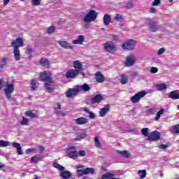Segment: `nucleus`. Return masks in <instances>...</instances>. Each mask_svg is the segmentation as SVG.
<instances>
[{
    "instance_id": "1",
    "label": "nucleus",
    "mask_w": 179,
    "mask_h": 179,
    "mask_svg": "<svg viewBox=\"0 0 179 179\" xmlns=\"http://www.w3.org/2000/svg\"><path fill=\"white\" fill-rule=\"evenodd\" d=\"M11 47L13 48V54L15 61H20V47H23V39L22 38H17L15 41L11 42Z\"/></svg>"
},
{
    "instance_id": "2",
    "label": "nucleus",
    "mask_w": 179,
    "mask_h": 179,
    "mask_svg": "<svg viewBox=\"0 0 179 179\" xmlns=\"http://www.w3.org/2000/svg\"><path fill=\"white\" fill-rule=\"evenodd\" d=\"M145 24L148 27L149 30L152 33H156V31H159V25L157 24V22L153 20L147 19Z\"/></svg>"
},
{
    "instance_id": "3",
    "label": "nucleus",
    "mask_w": 179,
    "mask_h": 179,
    "mask_svg": "<svg viewBox=\"0 0 179 179\" xmlns=\"http://www.w3.org/2000/svg\"><path fill=\"white\" fill-rule=\"evenodd\" d=\"M8 100H12V93L15 92V85L12 83L7 84L3 90Z\"/></svg>"
},
{
    "instance_id": "4",
    "label": "nucleus",
    "mask_w": 179,
    "mask_h": 179,
    "mask_svg": "<svg viewBox=\"0 0 179 179\" xmlns=\"http://www.w3.org/2000/svg\"><path fill=\"white\" fill-rule=\"evenodd\" d=\"M97 19V13L94 10H90L89 13L84 16L83 22H94Z\"/></svg>"
},
{
    "instance_id": "5",
    "label": "nucleus",
    "mask_w": 179,
    "mask_h": 179,
    "mask_svg": "<svg viewBox=\"0 0 179 179\" xmlns=\"http://www.w3.org/2000/svg\"><path fill=\"white\" fill-rule=\"evenodd\" d=\"M146 96V92L141 91L134 96H132L130 99V101L134 104H136V103H139L141 101V99L145 97Z\"/></svg>"
},
{
    "instance_id": "6",
    "label": "nucleus",
    "mask_w": 179,
    "mask_h": 179,
    "mask_svg": "<svg viewBox=\"0 0 179 179\" xmlns=\"http://www.w3.org/2000/svg\"><path fill=\"white\" fill-rule=\"evenodd\" d=\"M136 45V41L133 39H129L126 41L122 45V50H134V47Z\"/></svg>"
},
{
    "instance_id": "7",
    "label": "nucleus",
    "mask_w": 179,
    "mask_h": 179,
    "mask_svg": "<svg viewBox=\"0 0 179 179\" xmlns=\"http://www.w3.org/2000/svg\"><path fill=\"white\" fill-rule=\"evenodd\" d=\"M66 153L70 159H76L78 157V151L75 146H70L66 148Z\"/></svg>"
},
{
    "instance_id": "8",
    "label": "nucleus",
    "mask_w": 179,
    "mask_h": 179,
    "mask_svg": "<svg viewBox=\"0 0 179 179\" xmlns=\"http://www.w3.org/2000/svg\"><path fill=\"white\" fill-rule=\"evenodd\" d=\"M39 80L46 82V83H52L51 76H50L47 71H43L40 73Z\"/></svg>"
},
{
    "instance_id": "9",
    "label": "nucleus",
    "mask_w": 179,
    "mask_h": 179,
    "mask_svg": "<svg viewBox=\"0 0 179 179\" xmlns=\"http://www.w3.org/2000/svg\"><path fill=\"white\" fill-rule=\"evenodd\" d=\"M93 174L94 173V169L93 168H86L85 169H78L77 170L78 177H83V176H86V174Z\"/></svg>"
},
{
    "instance_id": "10",
    "label": "nucleus",
    "mask_w": 179,
    "mask_h": 179,
    "mask_svg": "<svg viewBox=\"0 0 179 179\" xmlns=\"http://www.w3.org/2000/svg\"><path fill=\"white\" fill-rule=\"evenodd\" d=\"M103 47L107 52H113V51L117 50V46H115V44L113 41L106 42Z\"/></svg>"
},
{
    "instance_id": "11",
    "label": "nucleus",
    "mask_w": 179,
    "mask_h": 179,
    "mask_svg": "<svg viewBox=\"0 0 179 179\" xmlns=\"http://www.w3.org/2000/svg\"><path fill=\"white\" fill-rule=\"evenodd\" d=\"M79 93V90L78 89V85L75 88H70L66 92V96L69 99L71 97H75Z\"/></svg>"
},
{
    "instance_id": "12",
    "label": "nucleus",
    "mask_w": 179,
    "mask_h": 179,
    "mask_svg": "<svg viewBox=\"0 0 179 179\" xmlns=\"http://www.w3.org/2000/svg\"><path fill=\"white\" fill-rule=\"evenodd\" d=\"M135 62H136V57H135V55H131L127 57L124 65L125 66H133Z\"/></svg>"
},
{
    "instance_id": "13",
    "label": "nucleus",
    "mask_w": 179,
    "mask_h": 179,
    "mask_svg": "<svg viewBox=\"0 0 179 179\" xmlns=\"http://www.w3.org/2000/svg\"><path fill=\"white\" fill-rule=\"evenodd\" d=\"M104 98L103 97V95L101 94H96L94 97L90 99V102L92 104H99V103H101Z\"/></svg>"
},
{
    "instance_id": "14",
    "label": "nucleus",
    "mask_w": 179,
    "mask_h": 179,
    "mask_svg": "<svg viewBox=\"0 0 179 179\" xmlns=\"http://www.w3.org/2000/svg\"><path fill=\"white\" fill-rule=\"evenodd\" d=\"M57 43L60 47L65 48V50H73V46L69 44L66 41H59Z\"/></svg>"
},
{
    "instance_id": "15",
    "label": "nucleus",
    "mask_w": 179,
    "mask_h": 179,
    "mask_svg": "<svg viewBox=\"0 0 179 179\" xmlns=\"http://www.w3.org/2000/svg\"><path fill=\"white\" fill-rule=\"evenodd\" d=\"M78 75H79V72H78L77 70L71 69L66 72V78H67V79L73 78L76 76H78Z\"/></svg>"
},
{
    "instance_id": "16",
    "label": "nucleus",
    "mask_w": 179,
    "mask_h": 179,
    "mask_svg": "<svg viewBox=\"0 0 179 179\" xmlns=\"http://www.w3.org/2000/svg\"><path fill=\"white\" fill-rule=\"evenodd\" d=\"M87 122H89V120L85 117L75 119V123L76 125H85V124H87Z\"/></svg>"
},
{
    "instance_id": "17",
    "label": "nucleus",
    "mask_w": 179,
    "mask_h": 179,
    "mask_svg": "<svg viewBox=\"0 0 179 179\" xmlns=\"http://www.w3.org/2000/svg\"><path fill=\"white\" fill-rule=\"evenodd\" d=\"M11 145L13 148H15V149H16L17 153V155H19V156L23 155V150H22V145H20V143L13 142L11 143Z\"/></svg>"
},
{
    "instance_id": "18",
    "label": "nucleus",
    "mask_w": 179,
    "mask_h": 179,
    "mask_svg": "<svg viewBox=\"0 0 179 179\" xmlns=\"http://www.w3.org/2000/svg\"><path fill=\"white\" fill-rule=\"evenodd\" d=\"M115 176V171L108 172L102 175V179H120L118 178H113Z\"/></svg>"
},
{
    "instance_id": "19",
    "label": "nucleus",
    "mask_w": 179,
    "mask_h": 179,
    "mask_svg": "<svg viewBox=\"0 0 179 179\" xmlns=\"http://www.w3.org/2000/svg\"><path fill=\"white\" fill-rule=\"evenodd\" d=\"M110 111V104L105 105L104 108H102L99 111L100 117H106V115Z\"/></svg>"
},
{
    "instance_id": "20",
    "label": "nucleus",
    "mask_w": 179,
    "mask_h": 179,
    "mask_svg": "<svg viewBox=\"0 0 179 179\" xmlns=\"http://www.w3.org/2000/svg\"><path fill=\"white\" fill-rule=\"evenodd\" d=\"M95 79H96V82H98L99 83H103V82H104V80H105L104 76H103L101 74V72H100V71H97L96 73Z\"/></svg>"
},
{
    "instance_id": "21",
    "label": "nucleus",
    "mask_w": 179,
    "mask_h": 179,
    "mask_svg": "<svg viewBox=\"0 0 179 179\" xmlns=\"http://www.w3.org/2000/svg\"><path fill=\"white\" fill-rule=\"evenodd\" d=\"M74 71H78V73H80V71L83 69V65L80 61L76 60L74 62Z\"/></svg>"
},
{
    "instance_id": "22",
    "label": "nucleus",
    "mask_w": 179,
    "mask_h": 179,
    "mask_svg": "<svg viewBox=\"0 0 179 179\" xmlns=\"http://www.w3.org/2000/svg\"><path fill=\"white\" fill-rule=\"evenodd\" d=\"M169 99H172V100H178L179 99V92L178 91H172L170 93H169Z\"/></svg>"
},
{
    "instance_id": "23",
    "label": "nucleus",
    "mask_w": 179,
    "mask_h": 179,
    "mask_svg": "<svg viewBox=\"0 0 179 179\" xmlns=\"http://www.w3.org/2000/svg\"><path fill=\"white\" fill-rule=\"evenodd\" d=\"M78 90L79 92H89L90 90V87L87 83L83 84V85H77Z\"/></svg>"
},
{
    "instance_id": "24",
    "label": "nucleus",
    "mask_w": 179,
    "mask_h": 179,
    "mask_svg": "<svg viewBox=\"0 0 179 179\" xmlns=\"http://www.w3.org/2000/svg\"><path fill=\"white\" fill-rule=\"evenodd\" d=\"M85 41V36L83 35H80L78 36V38L73 41V44H83Z\"/></svg>"
},
{
    "instance_id": "25",
    "label": "nucleus",
    "mask_w": 179,
    "mask_h": 179,
    "mask_svg": "<svg viewBox=\"0 0 179 179\" xmlns=\"http://www.w3.org/2000/svg\"><path fill=\"white\" fill-rule=\"evenodd\" d=\"M145 136H148L147 141H150V142H155L160 139V135H145Z\"/></svg>"
},
{
    "instance_id": "26",
    "label": "nucleus",
    "mask_w": 179,
    "mask_h": 179,
    "mask_svg": "<svg viewBox=\"0 0 179 179\" xmlns=\"http://www.w3.org/2000/svg\"><path fill=\"white\" fill-rule=\"evenodd\" d=\"M155 89L158 90V92H164V90L167 89V85L164 83L158 84L155 85Z\"/></svg>"
},
{
    "instance_id": "27",
    "label": "nucleus",
    "mask_w": 179,
    "mask_h": 179,
    "mask_svg": "<svg viewBox=\"0 0 179 179\" xmlns=\"http://www.w3.org/2000/svg\"><path fill=\"white\" fill-rule=\"evenodd\" d=\"M103 24L105 26H108V24H110V22H111V17H110V15L106 14L103 16Z\"/></svg>"
},
{
    "instance_id": "28",
    "label": "nucleus",
    "mask_w": 179,
    "mask_h": 179,
    "mask_svg": "<svg viewBox=\"0 0 179 179\" xmlns=\"http://www.w3.org/2000/svg\"><path fill=\"white\" fill-rule=\"evenodd\" d=\"M116 152L117 153H119V155H121L122 156L126 157V159H129V157H131V154H129V152L127 150H117Z\"/></svg>"
},
{
    "instance_id": "29",
    "label": "nucleus",
    "mask_w": 179,
    "mask_h": 179,
    "mask_svg": "<svg viewBox=\"0 0 179 179\" xmlns=\"http://www.w3.org/2000/svg\"><path fill=\"white\" fill-rule=\"evenodd\" d=\"M83 111L87 113V114H90L89 115V118H90V120H94V118H96V115H94V113H93V112L90 111L89 108H83Z\"/></svg>"
},
{
    "instance_id": "30",
    "label": "nucleus",
    "mask_w": 179,
    "mask_h": 179,
    "mask_svg": "<svg viewBox=\"0 0 179 179\" xmlns=\"http://www.w3.org/2000/svg\"><path fill=\"white\" fill-rule=\"evenodd\" d=\"M9 59L8 57H2L0 62V68L2 69L6 66V64H8V60Z\"/></svg>"
},
{
    "instance_id": "31",
    "label": "nucleus",
    "mask_w": 179,
    "mask_h": 179,
    "mask_svg": "<svg viewBox=\"0 0 179 179\" xmlns=\"http://www.w3.org/2000/svg\"><path fill=\"white\" fill-rule=\"evenodd\" d=\"M61 177L63 179L71 178V172L68 171H64L61 173Z\"/></svg>"
},
{
    "instance_id": "32",
    "label": "nucleus",
    "mask_w": 179,
    "mask_h": 179,
    "mask_svg": "<svg viewBox=\"0 0 179 179\" xmlns=\"http://www.w3.org/2000/svg\"><path fill=\"white\" fill-rule=\"evenodd\" d=\"M41 65L42 66H44L45 68H48V66L50 65V62H48V59H41L40 61Z\"/></svg>"
},
{
    "instance_id": "33",
    "label": "nucleus",
    "mask_w": 179,
    "mask_h": 179,
    "mask_svg": "<svg viewBox=\"0 0 179 179\" xmlns=\"http://www.w3.org/2000/svg\"><path fill=\"white\" fill-rule=\"evenodd\" d=\"M94 143L98 149H103V146L101 145V143H100V140H99V137L96 136L94 138Z\"/></svg>"
},
{
    "instance_id": "34",
    "label": "nucleus",
    "mask_w": 179,
    "mask_h": 179,
    "mask_svg": "<svg viewBox=\"0 0 179 179\" xmlns=\"http://www.w3.org/2000/svg\"><path fill=\"white\" fill-rule=\"evenodd\" d=\"M50 83H45V87L48 93H52V90H54V87H52V85Z\"/></svg>"
},
{
    "instance_id": "35",
    "label": "nucleus",
    "mask_w": 179,
    "mask_h": 179,
    "mask_svg": "<svg viewBox=\"0 0 179 179\" xmlns=\"http://www.w3.org/2000/svg\"><path fill=\"white\" fill-rule=\"evenodd\" d=\"M53 167H55V169H57V170H59V171H64L65 169L64 168V166H62V165L58 164V162H54Z\"/></svg>"
},
{
    "instance_id": "36",
    "label": "nucleus",
    "mask_w": 179,
    "mask_h": 179,
    "mask_svg": "<svg viewBox=\"0 0 179 179\" xmlns=\"http://www.w3.org/2000/svg\"><path fill=\"white\" fill-rule=\"evenodd\" d=\"M41 160V156H34L30 159L31 163H38Z\"/></svg>"
},
{
    "instance_id": "37",
    "label": "nucleus",
    "mask_w": 179,
    "mask_h": 179,
    "mask_svg": "<svg viewBox=\"0 0 179 179\" xmlns=\"http://www.w3.org/2000/svg\"><path fill=\"white\" fill-rule=\"evenodd\" d=\"M7 146H10V142L0 140V148H6Z\"/></svg>"
},
{
    "instance_id": "38",
    "label": "nucleus",
    "mask_w": 179,
    "mask_h": 179,
    "mask_svg": "<svg viewBox=\"0 0 179 179\" xmlns=\"http://www.w3.org/2000/svg\"><path fill=\"white\" fill-rule=\"evenodd\" d=\"M164 113V108H161L156 115L155 120L158 121V120H160V117H162V114Z\"/></svg>"
},
{
    "instance_id": "39",
    "label": "nucleus",
    "mask_w": 179,
    "mask_h": 179,
    "mask_svg": "<svg viewBox=\"0 0 179 179\" xmlns=\"http://www.w3.org/2000/svg\"><path fill=\"white\" fill-rule=\"evenodd\" d=\"M138 174L140 175L141 179H143L146 177V170H139Z\"/></svg>"
},
{
    "instance_id": "40",
    "label": "nucleus",
    "mask_w": 179,
    "mask_h": 179,
    "mask_svg": "<svg viewBox=\"0 0 179 179\" xmlns=\"http://www.w3.org/2000/svg\"><path fill=\"white\" fill-rule=\"evenodd\" d=\"M26 115L28 117H30L31 118H36L37 117V115L36 113H34L33 112H31V110L27 111Z\"/></svg>"
},
{
    "instance_id": "41",
    "label": "nucleus",
    "mask_w": 179,
    "mask_h": 179,
    "mask_svg": "<svg viewBox=\"0 0 179 179\" xmlns=\"http://www.w3.org/2000/svg\"><path fill=\"white\" fill-rule=\"evenodd\" d=\"M86 156V151L80 150L79 152L77 151V157H85Z\"/></svg>"
},
{
    "instance_id": "42",
    "label": "nucleus",
    "mask_w": 179,
    "mask_h": 179,
    "mask_svg": "<svg viewBox=\"0 0 179 179\" xmlns=\"http://www.w3.org/2000/svg\"><path fill=\"white\" fill-rule=\"evenodd\" d=\"M127 82H128V78L125 75H122L121 76L122 85H127Z\"/></svg>"
},
{
    "instance_id": "43",
    "label": "nucleus",
    "mask_w": 179,
    "mask_h": 179,
    "mask_svg": "<svg viewBox=\"0 0 179 179\" xmlns=\"http://www.w3.org/2000/svg\"><path fill=\"white\" fill-rule=\"evenodd\" d=\"M54 31H55V27H54V26H51L49 28H48V29H47V33L48 34H51L54 33Z\"/></svg>"
},
{
    "instance_id": "44",
    "label": "nucleus",
    "mask_w": 179,
    "mask_h": 179,
    "mask_svg": "<svg viewBox=\"0 0 179 179\" xmlns=\"http://www.w3.org/2000/svg\"><path fill=\"white\" fill-rule=\"evenodd\" d=\"M37 83V80H32L31 82V89H32V90H36V85Z\"/></svg>"
},
{
    "instance_id": "45",
    "label": "nucleus",
    "mask_w": 179,
    "mask_h": 179,
    "mask_svg": "<svg viewBox=\"0 0 179 179\" xmlns=\"http://www.w3.org/2000/svg\"><path fill=\"white\" fill-rule=\"evenodd\" d=\"M55 110L56 114H57V115H60V117H65V115H66V113L62 112L61 110H58L57 108H55Z\"/></svg>"
},
{
    "instance_id": "46",
    "label": "nucleus",
    "mask_w": 179,
    "mask_h": 179,
    "mask_svg": "<svg viewBox=\"0 0 179 179\" xmlns=\"http://www.w3.org/2000/svg\"><path fill=\"white\" fill-rule=\"evenodd\" d=\"M55 110L56 114H57V115H60V117H65V115H66V113L62 112L61 110H58L57 108H55Z\"/></svg>"
},
{
    "instance_id": "47",
    "label": "nucleus",
    "mask_w": 179,
    "mask_h": 179,
    "mask_svg": "<svg viewBox=\"0 0 179 179\" xmlns=\"http://www.w3.org/2000/svg\"><path fill=\"white\" fill-rule=\"evenodd\" d=\"M29 124V119L23 117L22 120L20 122L21 125H27Z\"/></svg>"
},
{
    "instance_id": "48",
    "label": "nucleus",
    "mask_w": 179,
    "mask_h": 179,
    "mask_svg": "<svg viewBox=\"0 0 179 179\" xmlns=\"http://www.w3.org/2000/svg\"><path fill=\"white\" fill-rule=\"evenodd\" d=\"M142 135H149V129L148 128H143L141 129Z\"/></svg>"
},
{
    "instance_id": "49",
    "label": "nucleus",
    "mask_w": 179,
    "mask_h": 179,
    "mask_svg": "<svg viewBox=\"0 0 179 179\" xmlns=\"http://www.w3.org/2000/svg\"><path fill=\"white\" fill-rule=\"evenodd\" d=\"M150 71L151 73H157L159 69H157V67H151Z\"/></svg>"
},
{
    "instance_id": "50",
    "label": "nucleus",
    "mask_w": 179,
    "mask_h": 179,
    "mask_svg": "<svg viewBox=\"0 0 179 179\" xmlns=\"http://www.w3.org/2000/svg\"><path fill=\"white\" fill-rule=\"evenodd\" d=\"M27 153H37V149L36 148H29L26 150Z\"/></svg>"
},
{
    "instance_id": "51",
    "label": "nucleus",
    "mask_w": 179,
    "mask_h": 179,
    "mask_svg": "<svg viewBox=\"0 0 179 179\" xmlns=\"http://www.w3.org/2000/svg\"><path fill=\"white\" fill-rule=\"evenodd\" d=\"M32 1V5L34 6H38V5H41V2L40 0H31Z\"/></svg>"
},
{
    "instance_id": "52",
    "label": "nucleus",
    "mask_w": 179,
    "mask_h": 179,
    "mask_svg": "<svg viewBox=\"0 0 179 179\" xmlns=\"http://www.w3.org/2000/svg\"><path fill=\"white\" fill-rule=\"evenodd\" d=\"M90 22H84L83 27L84 29H90Z\"/></svg>"
},
{
    "instance_id": "53",
    "label": "nucleus",
    "mask_w": 179,
    "mask_h": 179,
    "mask_svg": "<svg viewBox=\"0 0 179 179\" xmlns=\"http://www.w3.org/2000/svg\"><path fill=\"white\" fill-rule=\"evenodd\" d=\"M173 131L175 134H179V124L173 126Z\"/></svg>"
},
{
    "instance_id": "54",
    "label": "nucleus",
    "mask_w": 179,
    "mask_h": 179,
    "mask_svg": "<svg viewBox=\"0 0 179 179\" xmlns=\"http://www.w3.org/2000/svg\"><path fill=\"white\" fill-rule=\"evenodd\" d=\"M148 114H155L156 113V108H152L147 110Z\"/></svg>"
},
{
    "instance_id": "55",
    "label": "nucleus",
    "mask_w": 179,
    "mask_h": 179,
    "mask_svg": "<svg viewBox=\"0 0 179 179\" xmlns=\"http://www.w3.org/2000/svg\"><path fill=\"white\" fill-rule=\"evenodd\" d=\"M152 5V6H157L160 5V0H154Z\"/></svg>"
},
{
    "instance_id": "56",
    "label": "nucleus",
    "mask_w": 179,
    "mask_h": 179,
    "mask_svg": "<svg viewBox=\"0 0 179 179\" xmlns=\"http://www.w3.org/2000/svg\"><path fill=\"white\" fill-rule=\"evenodd\" d=\"M85 136H78L77 138H75V141H82V139H85Z\"/></svg>"
},
{
    "instance_id": "57",
    "label": "nucleus",
    "mask_w": 179,
    "mask_h": 179,
    "mask_svg": "<svg viewBox=\"0 0 179 179\" xmlns=\"http://www.w3.org/2000/svg\"><path fill=\"white\" fill-rule=\"evenodd\" d=\"M164 48H160L159 50H158V55H162V54H164Z\"/></svg>"
},
{
    "instance_id": "58",
    "label": "nucleus",
    "mask_w": 179,
    "mask_h": 179,
    "mask_svg": "<svg viewBox=\"0 0 179 179\" xmlns=\"http://www.w3.org/2000/svg\"><path fill=\"white\" fill-rule=\"evenodd\" d=\"M115 20H121V19H122V17L121 15H120V14H117L115 17H114Z\"/></svg>"
},
{
    "instance_id": "59",
    "label": "nucleus",
    "mask_w": 179,
    "mask_h": 179,
    "mask_svg": "<svg viewBox=\"0 0 179 179\" xmlns=\"http://www.w3.org/2000/svg\"><path fill=\"white\" fill-rule=\"evenodd\" d=\"M27 51L29 52V54H31V52H33V49L31 47H30V45H28L27 47Z\"/></svg>"
},
{
    "instance_id": "60",
    "label": "nucleus",
    "mask_w": 179,
    "mask_h": 179,
    "mask_svg": "<svg viewBox=\"0 0 179 179\" xmlns=\"http://www.w3.org/2000/svg\"><path fill=\"white\" fill-rule=\"evenodd\" d=\"M167 148H169V145H165V144L159 145V148L160 149L164 150V149H167Z\"/></svg>"
},
{
    "instance_id": "61",
    "label": "nucleus",
    "mask_w": 179,
    "mask_h": 179,
    "mask_svg": "<svg viewBox=\"0 0 179 179\" xmlns=\"http://www.w3.org/2000/svg\"><path fill=\"white\" fill-rule=\"evenodd\" d=\"M150 135H161V133L157 131H154L150 134Z\"/></svg>"
},
{
    "instance_id": "62",
    "label": "nucleus",
    "mask_w": 179,
    "mask_h": 179,
    "mask_svg": "<svg viewBox=\"0 0 179 179\" xmlns=\"http://www.w3.org/2000/svg\"><path fill=\"white\" fill-rule=\"evenodd\" d=\"M150 13H156V8L152 7L150 8Z\"/></svg>"
},
{
    "instance_id": "63",
    "label": "nucleus",
    "mask_w": 179,
    "mask_h": 179,
    "mask_svg": "<svg viewBox=\"0 0 179 179\" xmlns=\"http://www.w3.org/2000/svg\"><path fill=\"white\" fill-rule=\"evenodd\" d=\"M10 0H3V4L4 5H6L7 3H9V1H10Z\"/></svg>"
},
{
    "instance_id": "64",
    "label": "nucleus",
    "mask_w": 179,
    "mask_h": 179,
    "mask_svg": "<svg viewBox=\"0 0 179 179\" xmlns=\"http://www.w3.org/2000/svg\"><path fill=\"white\" fill-rule=\"evenodd\" d=\"M113 40L116 41V40L118 38V36H117V35H113Z\"/></svg>"
}]
</instances>
